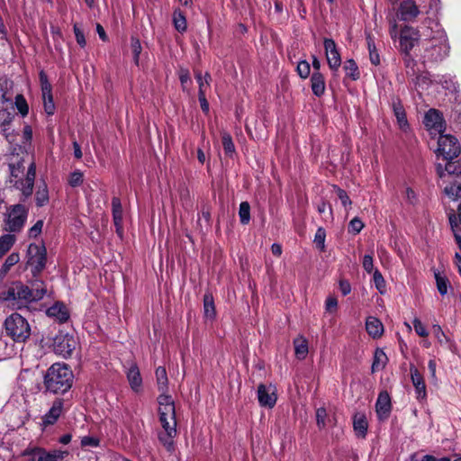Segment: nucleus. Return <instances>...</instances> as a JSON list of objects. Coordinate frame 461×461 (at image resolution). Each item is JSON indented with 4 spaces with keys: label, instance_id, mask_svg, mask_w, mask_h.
<instances>
[{
    "label": "nucleus",
    "instance_id": "obj_1",
    "mask_svg": "<svg viewBox=\"0 0 461 461\" xmlns=\"http://www.w3.org/2000/svg\"><path fill=\"white\" fill-rule=\"evenodd\" d=\"M421 36L425 37L421 59L424 64L441 62L449 54V43L446 32L441 25L434 20L427 19Z\"/></svg>",
    "mask_w": 461,
    "mask_h": 461
},
{
    "label": "nucleus",
    "instance_id": "obj_2",
    "mask_svg": "<svg viewBox=\"0 0 461 461\" xmlns=\"http://www.w3.org/2000/svg\"><path fill=\"white\" fill-rule=\"evenodd\" d=\"M46 293L47 290L42 281H35L32 288L21 281H14L1 293V298L4 301L16 302L17 303H28L41 300Z\"/></svg>",
    "mask_w": 461,
    "mask_h": 461
},
{
    "label": "nucleus",
    "instance_id": "obj_3",
    "mask_svg": "<svg viewBox=\"0 0 461 461\" xmlns=\"http://www.w3.org/2000/svg\"><path fill=\"white\" fill-rule=\"evenodd\" d=\"M23 159L9 163L10 176L9 182L14 187L20 190L24 198L32 195L36 176V166L32 162L26 174H24Z\"/></svg>",
    "mask_w": 461,
    "mask_h": 461
},
{
    "label": "nucleus",
    "instance_id": "obj_4",
    "mask_svg": "<svg viewBox=\"0 0 461 461\" xmlns=\"http://www.w3.org/2000/svg\"><path fill=\"white\" fill-rule=\"evenodd\" d=\"M68 319H59L54 323L53 329L58 330L52 338V349L54 353L61 357H70L78 345L77 339L74 332L67 325Z\"/></svg>",
    "mask_w": 461,
    "mask_h": 461
},
{
    "label": "nucleus",
    "instance_id": "obj_5",
    "mask_svg": "<svg viewBox=\"0 0 461 461\" xmlns=\"http://www.w3.org/2000/svg\"><path fill=\"white\" fill-rule=\"evenodd\" d=\"M73 377L68 365L55 363L47 370L44 385L52 393H64L71 388Z\"/></svg>",
    "mask_w": 461,
    "mask_h": 461
},
{
    "label": "nucleus",
    "instance_id": "obj_6",
    "mask_svg": "<svg viewBox=\"0 0 461 461\" xmlns=\"http://www.w3.org/2000/svg\"><path fill=\"white\" fill-rule=\"evenodd\" d=\"M5 328L6 334L15 342H24L32 333L27 319H5Z\"/></svg>",
    "mask_w": 461,
    "mask_h": 461
},
{
    "label": "nucleus",
    "instance_id": "obj_7",
    "mask_svg": "<svg viewBox=\"0 0 461 461\" xmlns=\"http://www.w3.org/2000/svg\"><path fill=\"white\" fill-rule=\"evenodd\" d=\"M28 265L32 267L33 276H37L46 267L47 251L43 245L30 244L28 247Z\"/></svg>",
    "mask_w": 461,
    "mask_h": 461
},
{
    "label": "nucleus",
    "instance_id": "obj_8",
    "mask_svg": "<svg viewBox=\"0 0 461 461\" xmlns=\"http://www.w3.org/2000/svg\"><path fill=\"white\" fill-rule=\"evenodd\" d=\"M437 151L445 160L454 159L460 152V145L454 136L441 134L438 136Z\"/></svg>",
    "mask_w": 461,
    "mask_h": 461
},
{
    "label": "nucleus",
    "instance_id": "obj_9",
    "mask_svg": "<svg viewBox=\"0 0 461 461\" xmlns=\"http://www.w3.org/2000/svg\"><path fill=\"white\" fill-rule=\"evenodd\" d=\"M27 218V210L22 204L14 205L7 213L5 229L10 232L22 230Z\"/></svg>",
    "mask_w": 461,
    "mask_h": 461
},
{
    "label": "nucleus",
    "instance_id": "obj_10",
    "mask_svg": "<svg viewBox=\"0 0 461 461\" xmlns=\"http://www.w3.org/2000/svg\"><path fill=\"white\" fill-rule=\"evenodd\" d=\"M159 421L164 429L158 434V439L167 451L174 449V438L176 436V420H170L169 417H160Z\"/></svg>",
    "mask_w": 461,
    "mask_h": 461
},
{
    "label": "nucleus",
    "instance_id": "obj_11",
    "mask_svg": "<svg viewBox=\"0 0 461 461\" xmlns=\"http://www.w3.org/2000/svg\"><path fill=\"white\" fill-rule=\"evenodd\" d=\"M24 456H28L27 461H67L66 452L62 451H46L43 448L36 447L24 452Z\"/></svg>",
    "mask_w": 461,
    "mask_h": 461
},
{
    "label": "nucleus",
    "instance_id": "obj_12",
    "mask_svg": "<svg viewBox=\"0 0 461 461\" xmlns=\"http://www.w3.org/2000/svg\"><path fill=\"white\" fill-rule=\"evenodd\" d=\"M423 123L431 135H441L445 130L442 114L436 109H429L424 115Z\"/></svg>",
    "mask_w": 461,
    "mask_h": 461
},
{
    "label": "nucleus",
    "instance_id": "obj_13",
    "mask_svg": "<svg viewBox=\"0 0 461 461\" xmlns=\"http://www.w3.org/2000/svg\"><path fill=\"white\" fill-rule=\"evenodd\" d=\"M420 38V33L417 30L405 26L400 35V47L401 50L405 53L406 58H408V62H411V59L409 56V52L412 50L415 44L418 42Z\"/></svg>",
    "mask_w": 461,
    "mask_h": 461
},
{
    "label": "nucleus",
    "instance_id": "obj_14",
    "mask_svg": "<svg viewBox=\"0 0 461 461\" xmlns=\"http://www.w3.org/2000/svg\"><path fill=\"white\" fill-rule=\"evenodd\" d=\"M258 400L261 406L267 408H273L276 402V388L273 384H260L258 386Z\"/></svg>",
    "mask_w": 461,
    "mask_h": 461
},
{
    "label": "nucleus",
    "instance_id": "obj_15",
    "mask_svg": "<svg viewBox=\"0 0 461 461\" xmlns=\"http://www.w3.org/2000/svg\"><path fill=\"white\" fill-rule=\"evenodd\" d=\"M323 45L330 68L332 71H338L341 66V57L336 42L332 39H325Z\"/></svg>",
    "mask_w": 461,
    "mask_h": 461
},
{
    "label": "nucleus",
    "instance_id": "obj_16",
    "mask_svg": "<svg viewBox=\"0 0 461 461\" xmlns=\"http://www.w3.org/2000/svg\"><path fill=\"white\" fill-rule=\"evenodd\" d=\"M420 14V9L414 0H403L400 3L397 16L403 22H411Z\"/></svg>",
    "mask_w": 461,
    "mask_h": 461
},
{
    "label": "nucleus",
    "instance_id": "obj_17",
    "mask_svg": "<svg viewBox=\"0 0 461 461\" xmlns=\"http://www.w3.org/2000/svg\"><path fill=\"white\" fill-rule=\"evenodd\" d=\"M392 411L391 397L386 391L378 394L375 402V411L379 420H385L389 418Z\"/></svg>",
    "mask_w": 461,
    "mask_h": 461
},
{
    "label": "nucleus",
    "instance_id": "obj_18",
    "mask_svg": "<svg viewBox=\"0 0 461 461\" xmlns=\"http://www.w3.org/2000/svg\"><path fill=\"white\" fill-rule=\"evenodd\" d=\"M158 415L160 417H169L174 420L176 417L175 402L172 397L167 393H160L158 397Z\"/></svg>",
    "mask_w": 461,
    "mask_h": 461
},
{
    "label": "nucleus",
    "instance_id": "obj_19",
    "mask_svg": "<svg viewBox=\"0 0 461 461\" xmlns=\"http://www.w3.org/2000/svg\"><path fill=\"white\" fill-rule=\"evenodd\" d=\"M64 401L60 398H57L53 402L47 413L41 418V425L47 427L56 423L58 419L62 413Z\"/></svg>",
    "mask_w": 461,
    "mask_h": 461
},
{
    "label": "nucleus",
    "instance_id": "obj_20",
    "mask_svg": "<svg viewBox=\"0 0 461 461\" xmlns=\"http://www.w3.org/2000/svg\"><path fill=\"white\" fill-rule=\"evenodd\" d=\"M126 376L131 389L135 393L141 392L142 377L137 364L131 363V366L126 372Z\"/></svg>",
    "mask_w": 461,
    "mask_h": 461
},
{
    "label": "nucleus",
    "instance_id": "obj_21",
    "mask_svg": "<svg viewBox=\"0 0 461 461\" xmlns=\"http://www.w3.org/2000/svg\"><path fill=\"white\" fill-rule=\"evenodd\" d=\"M112 212H113V220L116 229V233L122 237L123 229H122V216L123 211L121 200L118 197H113L112 199Z\"/></svg>",
    "mask_w": 461,
    "mask_h": 461
},
{
    "label": "nucleus",
    "instance_id": "obj_22",
    "mask_svg": "<svg viewBox=\"0 0 461 461\" xmlns=\"http://www.w3.org/2000/svg\"><path fill=\"white\" fill-rule=\"evenodd\" d=\"M411 378L412 384L415 387L417 399H425L427 395L425 382L417 368H411Z\"/></svg>",
    "mask_w": 461,
    "mask_h": 461
},
{
    "label": "nucleus",
    "instance_id": "obj_23",
    "mask_svg": "<svg viewBox=\"0 0 461 461\" xmlns=\"http://www.w3.org/2000/svg\"><path fill=\"white\" fill-rule=\"evenodd\" d=\"M392 107L393 113L397 119V122L399 127L406 131L409 129V123L406 118V113L402 104H401L399 99H393L392 102Z\"/></svg>",
    "mask_w": 461,
    "mask_h": 461
},
{
    "label": "nucleus",
    "instance_id": "obj_24",
    "mask_svg": "<svg viewBox=\"0 0 461 461\" xmlns=\"http://www.w3.org/2000/svg\"><path fill=\"white\" fill-rule=\"evenodd\" d=\"M311 87L314 95L321 96L326 88L325 79L321 72L313 71L311 77Z\"/></svg>",
    "mask_w": 461,
    "mask_h": 461
},
{
    "label": "nucleus",
    "instance_id": "obj_25",
    "mask_svg": "<svg viewBox=\"0 0 461 461\" xmlns=\"http://www.w3.org/2000/svg\"><path fill=\"white\" fill-rule=\"evenodd\" d=\"M353 428L358 438H366L368 423L364 413H356L353 417Z\"/></svg>",
    "mask_w": 461,
    "mask_h": 461
},
{
    "label": "nucleus",
    "instance_id": "obj_26",
    "mask_svg": "<svg viewBox=\"0 0 461 461\" xmlns=\"http://www.w3.org/2000/svg\"><path fill=\"white\" fill-rule=\"evenodd\" d=\"M366 329L374 339L380 338L384 333V325L380 319H366Z\"/></svg>",
    "mask_w": 461,
    "mask_h": 461
},
{
    "label": "nucleus",
    "instance_id": "obj_27",
    "mask_svg": "<svg viewBox=\"0 0 461 461\" xmlns=\"http://www.w3.org/2000/svg\"><path fill=\"white\" fill-rule=\"evenodd\" d=\"M294 354L298 359H304L308 355V341L303 336H298L294 339Z\"/></svg>",
    "mask_w": 461,
    "mask_h": 461
},
{
    "label": "nucleus",
    "instance_id": "obj_28",
    "mask_svg": "<svg viewBox=\"0 0 461 461\" xmlns=\"http://www.w3.org/2000/svg\"><path fill=\"white\" fill-rule=\"evenodd\" d=\"M20 261V255L18 252L11 253L5 260L2 267L0 268V281H3L6 276L7 273Z\"/></svg>",
    "mask_w": 461,
    "mask_h": 461
},
{
    "label": "nucleus",
    "instance_id": "obj_29",
    "mask_svg": "<svg viewBox=\"0 0 461 461\" xmlns=\"http://www.w3.org/2000/svg\"><path fill=\"white\" fill-rule=\"evenodd\" d=\"M158 389L161 393H166L168 389V379L166 368L158 366L155 372Z\"/></svg>",
    "mask_w": 461,
    "mask_h": 461
},
{
    "label": "nucleus",
    "instance_id": "obj_30",
    "mask_svg": "<svg viewBox=\"0 0 461 461\" xmlns=\"http://www.w3.org/2000/svg\"><path fill=\"white\" fill-rule=\"evenodd\" d=\"M47 317H69V312L67 306L61 303L57 302L46 311Z\"/></svg>",
    "mask_w": 461,
    "mask_h": 461
},
{
    "label": "nucleus",
    "instance_id": "obj_31",
    "mask_svg": "<svg viewBox=\"0 0 461 461\" xmlns=\"http://www.w3.org/2000/svg\"><path fill=\"white\" fill-rule=\"evenodd\" d=\"M388 361L387 356L382 349H376L374 354V360L372 364V372L382 370L386 366Z\"/></svg>",
    "mask_w": 461,
    "mask_h": 461
},
{
    "label": "nucleus",
    "instance_id": "obj_32",
    "mask_svg": "<svg viewBox=\"0 0 461 461\" xmlns=\"http://www.w3.org/2000/svg\"><path fill=\"white\" fill-rule=\"evenodd\" d=\"M14 83L6 78L0 80V91L2 93V103H9L12 101Z\"/></svg>",
    "mask_w": 461,
    "mask_h": 461
},
{
    "label": "nucleus",
    "instance_id": "obj_33",
    "mask_svg": "<svg viewBox=\"0 0 461 461\" xmlns=\"http://www.w3.org/2000/svg\"><path fill=\"white\" fill-rule=\"evenodd\" d=\"M343 68L346 76L352 80H357L360 77L359 69L354 59H348L345 61Z\"/></svg>",
    "mask_w": 461,
    "mask_h": 461
},
{
    "label": "nucleus",
    "instance_id": "obj_34",
    "mask_svg": "<svg viewBox=\"0 0 461 461\" xmlns=\"http://www.w3.org/2000/svg\"><path fill=\"white\" fill-rule=\"evenodd\" d=\"M16 239L13 234H5L0 237V258L14 246Z\"/></svg>",
    "mask_w": 461,
    "mask_h": 461
},
{
    "label": "nucleus",
    "instance_id": "obj_35",
    "mask_svg": "<svg viewBox=\"0 0 461 461\" xmlns=\"http://www.w3.org/2000/svg\"><path fill=\"white\" fill-rule=\"evenodd\" d=\"M203 312L205 317H214L216 314L214 300L211 294L203 295Z\"/></svg>",
    "mask_w": 461,
    "mask_h": 461
},
{
    "label": "nucleus",
    "instance_id": "obj_36",
    "mask_svg": "<svg viewBox=\"0 0 461 461\" xmlns=\"http://www.w3.org/2000/svg\"><path fill=\"white\" fill-rule=\"evenodd\" d=\"M35 200L39 207L45 205L49 202V191L45 183L38 187L35 194Z\"/></svg>",
    "mask_w": 461,
    "mask_h": 461
},
{
    "label": "nucleus",
    "instance_id": "obj_37",
    "mask_svg": "<svg viewBox=\"0 0 461 461\" xmlns=\"http://www.w3.org/2000/svg\"><path fill=\"white\" fill-rule=\"evenodd\" d=\"M173 23H174L175 28L178 32H184L186 31L187 24H186L185 16L179 10H175V12L173 14Z\"/></svg>",
    "mask_w": 461,
    "mask_h": 461
},
{
    "label": "nucleus",
    "instance_id": "obj_38",
    "mask_svg": "<svg viewBox=\"0 0 461 461\" xmlns=\"http://www.w3.org/2000/svg\"><path fill=\"white\" fill-rule=\"evenodd\" d=\"M434 276L438 293L441 295L447 294L449 286V281L445 276L441 275L439 272L435 271Z\"/></svg>",
    "mask_w": 461,
    "mask_h": 461
},
{
    "label": "nucleus",
    "instance_id": "obj_39",
    "mask_svg": "<svg viewBox=\"0 0 461 461\" xmlns=\"http://www.w3.org/2000/svg\"><path fill=\"white\" fill-rule=\"evenodd\" d=\"M445 194L454 201L461 199V183L455 182L445 187Z\"/></svg>",
    "mask_w": 461,
    "mask_h": 461
},
{
    "label": "nucleus",
    "instance_id": "obj_40",
    "mask_svg": "<svg viewBox=\"0 0 461 461\" xmlns=\"http://www.w3.org/2000/svg\"><path fill=\"white\" fill-rule=\"evenodd\" d=\"M221 142L223 149L227 155L231 156L235 152V146L230 133L226 131L221 132Z\"/></svg>",
    "mask_w": 461,
    "mask_h": 461
},
{
    "label": "nucleus",
    "instance_id": "obj_41",
    "mask_svg": "<svg viewBox=\"0 0 461 461\" xmlns=\"http://www.w3.org/2000/svg\"><path fill=\"white\" fill-rule=\"evenodd\" d=\"M14 105H15L17 111L19 112V113L23 117H25L28 114L29 105L23 95L19 94L15 96Z\"/></svg>",
    "mask_w": 461,
    "mask_h": 461
},
{
    "label": "nucleus",
    "instance_id": "obj_42",
    "mask_svg": "<svg viewBox=\"0 0 461 461\" xmlns=\"http://www.w3.org/2000/svg\"><path fill=\"white\" fill-rule=\"evenodd\" d=\"M239 216L240 222L244 225L250 221V205L248 202H242L240 204Z\"/></svg>",
    "mask_w": 461,
    "mask_h": 461
},
{
    "label": "nucleus",
    "instance_id": "obj_43",
    "mask_svg": "<svg viewBox=\"0 0 461 461\" xmlns=\"http://www.w3.org/2000/svg\"><path fill=\"white\" fill-rule=\"evenodd\" d=\"M195 78L199 85L198 93H205L206 89L210 86L211 76L209 73H205L203 77L200 71L195 72Z\"/></svg>",
    "mask_w": 461,
    "mask_h": 461
},
{
    "label": "nucleus",
    "instance_id": "obj_44",
    "mask_svg": "<svg viewBox=\"0 0 461 461\" xmlns=\"http://www.w3.org/2000/svg\"><path fill=\"white\" fill-rule=\"evenodd\" d=\"M445 170L447 171V175H460L461 174V162L459 160L452 161L447 160V163L445 164Z\"/></svg>",
    "mask_w": 461,
    "mask_h": 461
},
{
    "label": "nucleus",
    "instance_id": "obj_45",
    "mask_svg": "<svg viewBox=\"0 0 461 461\" xmlns=\"http://www.w3.org/2000/svg\"><path fill=\"white\" fill-rule=\"evenodd\" d=\"M131 47L133 53V60L136 65H139L140 55L141 53V44L139 39L131 37Z\"/></svg>",
    "mask_w": 461,
    "mask_h": 461
},
{
    "label": "nucleus",
    "instance_id": "obj_46",
    "mask_svg": "<svg viewBox=\"0 0 461 461\" xmlns=\"http://www.w3.org/2000/svg\"><path fill=\"white\" fill-rule=\"evenodd\" d=\"M439 83L445 89L450 92H456L457 90V84L451 76H443Z\"/></svg>",
    "mask_w": 461,
    "mask_h": 461
},
{
    "label": "nucleus",
    "instance_id": "obj_47",
    "mask_svg": "<svg viewBox=\"0 0 461 461\" xmlns=\"http://www.w3.org/2000/svg\"><path fill=\"white\" fill-rule=\"evenodd\" d=\"M296 70H297L298 75L302 78H307L311 72V65L306 60H301L297 64Z\"/></svg>",
    "mask_w": 461,
    "mask_h": 461
},
{
    "label": "nucleus",
    "instance_id": "obj_48",
    "mask_svg": "<svg viewBox=\"0 0 461 461\" xmlns=\"http://www.w3.org/2000/svg\"><path fill=\"white\" fill-rule=\"evenodd\" d=\"M43 106L47 114L52 115L55 113V104L52 94L42 95Z\"/></svg>",
    "mask_w": 461,
    "mask_h": 461
},
{
    "label": "nucleus",
    "instance_id": "obj_49",
    "mask_svg": "<svg viewBox=\"0 0 461 461\" xmlns=\"http://www.w3.org/2000/svg\"><path fill=\"white\" fill-rule=\"evenodd\" d=\"M84 180V175L80 170L73 171L68 178V183L72 187L79 186Z\"/></svg>",
    "mask_w": 461,
    "mask_h": 461
},
{
    "label": "nucleus",
    "instance_id": "obj_50",
    "mask_svg": "<svg viewBox=\"0 0 461 461\" xmlns=\"http://www.w3.org/2000/svg\"><path fill=\"white\" fill-rule=\"evenodd\" d=\"M325 238H326V231L323 228L320 227L315 233L314 236V242L318 248H320L321 250L325 248Z\"/></svg>",
    "mask_w": 461,
    "mask_h": 461
},
{
    "label": "nucleus",
    "instance_id": "obj_51",
    "mask_svg": "<svg viewBox=\"0 0 461 461\" xmlns=\"http://www.w3.org/2000/svg\"><path fill=\"white\" fill-rule=\"evenodd\" d=\"M373 279H374V283H375V287L377 288V290L381 294H383L384 289H385V281H384V278L383 275L381 274V272L379 270L376 269L374 272Z\"/></svg>",
    "mask_w": 461,
    "mask_h": 461
},
{
    "label": "nucleus",
    "instance_id": "obj_52",
    "mask_svg": "<svg viewBox=\"0 0 461 461\" xmlns=\"http://www.w3.org/2000/svg\"><path fill=\"white\" fill-rule=\"evenodd\" d=\"M363 228V221L359 218L355 217L350 221L348 224V232L357 234L362 230Z\"/></svg>",
    "mask_w": 461,
    "mask_h": 461
},
{
    "label": "nucleus",
    "instance_id": "obj_53",
    "mask_svg": "<svg viewBox=\"0 0 461 461\" xmlns=\"http://www.w3.org/2000/svg\"><path fill=\"white\" fill-rule=\"evenodd\" d=\"M42 95L51 94V85L50 84L46 74L43 71L40 73Z\"/></svg>",
    "mask_w": 461,
    "mask_h": 461
},
{
    "label": "nucleus",
    "instance_id": "obj_54",
    "mask_svg": "<svg viewBox=\"0 0 461 461\" xmlns=\"http://www.w3.org/2000/svg\"><path fill=\"white\" fill-rule=\"evenodd\" d=\"M430 84V79L425 74H420L416 77L415 86L418 88L426 89Z\"/></svg>",
    "mask_w": 461,
    "mask_h": 461
},
{
    "label": "nucleus",
    "instance_id": "obj_55",
    "mask_svg": "<svg viewBox=\"0 0 461 461\" xmlns=\"http://www.w3.org/2000/svg\"><path fill=\"white\" fill-rule=\"evenodd\" d=\"M413 327L419 336L427 337L429 335L426 326L420 321V319H413Z\"/></svg>",
    "mask_w": 461,
    "mask_h": 461
},
{
    "label": "nucleus",
    "instance_id": "obj_56",
    "mask_svg": "<svg viewBox=\"0 0 461 461\" xmlns=\"http://www.w3.org/2000/svg\"><path fill=\"white\" fill-rule=\"evenodd\" d=\"M335 188L337 191L338 197L340 200L342 205L344 207L351 205L352 202H351L349 196L348 195L347 192L339 187H337V186Z\"/></svg>",
    "mask_w": 461,
    "mask_h": 461
},
{
    "label": "nucleus",
    "instance_id": "obj_57",
    "mask_svg": "<svg viewBox=\"0 0 461 461\" xmlns=\"http://www.w3.org/2000/svg\"><path fill=\"white\" fill-rule=\"evenodd\" d=\"M42 227H43V221L42 220L37 221L35 222V224L29 230V231H28L29 237L30 238L38 237L42 230Z\"/></svg>",
    "mask_w": 461,
    "mask_h": 461
},
{
    "label": "nucleus",
    "instance_id": "obj_58",
    "mask_svg": "<svg viewBox=\"0 0 461 461\" xmlns=\"http://www.w3.org/2000/svg\"><path fill=\"white\" fill-rule=\"evenodd\" d=\"M82 447H96L99 446V439L95 437L86 436L81 438Z\"/></svg>",
    "mask_w": 461,
    "mask_h": 461
},
{
    "label": "nucleus",
    "instance_id": "obj_59",
    "mask_svg": "<svg viewBox=\"0 0 461 461\" xmlns=\"http://www.w3.org/2000/svg\"><path fill=\"white\" fill-rule=\"evenodd\" d=\"M73 30H74V33H75V37H76L77 44L80 47L84 48L86 44L84 32L80 30V28L77 24L74 25Z\"/></svg>",
    "mask_w": 461,
    "mask_h": 461
},
{
    "label": "nucleus",
    "instance_id": "obj_60",
    "mask_svg": "<svg viewBox=\"0 0 461 461\" xmlns=\"http://www.w3.org/2000/svg\"><path fill=\"white\" fill-rule=\"evenodd\" d=\"M327 416L326 410L324 408H319L316 411V421L320 429L325 427V418Z\"/></svg>",
    "mask_w": 461,
    "mask_h": 461
},
{
    "label": "nucleus",
    "instance_id": "obj_61",
    "mask_svg": "<svg viewBox=\"0 0 461 461\" xmlns=\"http://www.w3.org/2000/svg\"><path fill=\"white\" fill-rule=\"evenodd\" d=\"M337 305H338V301L335 297L333 296H329L327 299H326V302H325V308H326V311L329 312V313H333L336 309H337Z\"/></svg>",
    "mask_w": 461,
    "mask_h": 461
},
{
    "label": "nucleus",
    "instance_id": "obj_62",
    "mask_svg": "<svg viewBox=\"0 0 461 461\" xmlns=\"http://www.w3.org/2000/svg\"><path fill=\"white\" fill-rule=\"evenodd\" d=\"M405 199L411 204H415L418 202L416 192L409 186L405 187Z\"/></svg>",
    "mask_w": 461,
    "mask_h": 461
},
{
    "label": "nucleus",
    "instance_id": "obj_63",
    "mask_svg": "<svg viewBox=\"0 0 461 461\" xmlns=\"http://www.w3.org/2000/svg\"><path fill=\"white\" fill-rule=\"evenodd\" d=\"M14 117V116L12 113L5 110L0 111V120H2L1 127L8 126L12 122Z\"/></svg>",
    "mask_w": 461,
    "mask_h": 461
},
{
    "label": "nucleus",
    "instance_id": "obj_64",
    "mask_svg": "<svg viewBox=\"0 0 461 461\" xmlns=\"http://www.w3.org/2000/svg\"><path fill=\"white\" fill-rule=\"evenodd\" d=\"M363 267L367 273H371L374 268L373 257L371 255H365L363 258Z\"/></svg>",
    "mask_w": 461,
    "mask_h": 461
}]
</instances>
